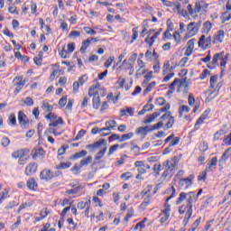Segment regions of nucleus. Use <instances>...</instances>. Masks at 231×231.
I'll use <instances>...</instances> for the list:
<instances>
[{
    "label": "nucleus",
    "instance_id": "obj_59",
    "mask_svg": "<svg viewBox=\"0 0 231 231\" xmlns=\"http://www.w3.org/2000/svg\"><path fill=\"white\" fill-rule=\"evenodd\" d=\"M23 104L28 106L29 107L33 106V99L30 97H26L25 100L23 101Z\"/></svg>",
    "mask_w": 231,
    "mask_h": 231
},
{
    "label": "nucleus",
    "instance_id": "obj_18",
    "mask_svg": "<svg viewBox=\"0 0 231 231\" xmlns=\"http://www.w3.org/2000/svg\"><path fill=\"white\" fill-rule=\"evenodd\" d=\"M139 69L136 70V75H145L147 70H145V63L142 60H137Z\"/></svg>",
    "mask_w": 231,
    "mask_h": 231
},
{
    "label": "nucleus",
    "instance_id": "obj_47",
    "mask_svg": "<svg viewBox=\"0 0 231 231\" xmlns=\"http://www.w3.org/2000/svg\"><path fill=\"white\" fill-rule=\"evenodd\" d=\"M150 127H151V131H156L158 129H162V127H163V122L160 121L159 123H157Z\"/></svg>",
    "mask_w": 231,
    "mask_h": 231
},
{
    "label": "nucleus",
    "instance_id": "obj_23",
    "mask_svg": "<svg viewBox=\"0 0 231 231\" xmlns=\"http://www.w3.org/2000/svg\"><path fill=\"white\" fill-rule=\"evenodd\" d=\"M154 109V105L152 104H147L143 106V108L139 111L138 115L142 116V115H145V113H147V111H152Z\"/></svg>",
    "mask_w": 231,
    "mask_h": 231
},
{
    "label": "nucleus",
    "instance_id": "obj_52",
    "mask_svg": "<svg viewBox=\"0 0 231 231\" xmlns=\"http://www.w3.org/2000/svg\"><path fill=\"white\" fill-rule=\"evenodd\" d=\"M114 60H115V57H113V56H110L108 59H107V60L105 62V68H110L111 67V64H113V62H114Z\"/></svg>",
    "mask_w": 231,
    "mask_h": 231
},
{
    "label": "nucleus",
    "instance_id": "obj_31",
    "mask_svg": "<svg viewBox=\"0 0 231 231\" xmlns=\"http://www.w3.org/2000/svg\"><path fill=\"white\" fill-rule=\"evenodd\" d=\"M152 196V194H149L146 198H144L143 201L141 204V208H145L146 207H149Z\"/></svg>",
    "mask_w": 231,
    "mask_h": 231
},
{
    "label": "nucleus",
    "instance_id": "obj_21",
    "mask_svg": "<svg viewBox=\"0 0 231 231\" xmlns=\"http://www.w3.org/2000/svg\"><path fill=\"white\" fill-rule=\"evenodd\" d=\"M27 151L26 150H18L15 151L12 153V158H19V160H21V158H24L25 154H26Z\"/></svg>",
    "mask_w": 231,
    "mask_h": 231
},
{
    "label": "nucleus",
    "instance_id": "obj_29",
    "mask_svg": "<svg viewBox=\"0 0 231 231\" xmlns=\"http://www.w3.org/2000/svg\"><path fill=\"white\" fill-rule=\"evenodd\" d=\"M210 86H209V91H214V88H216V84H217V76H212L210 78Z\"/></svg>",
    "mask_w": 231,
    "mask_h": 231
},
{
    "label": "nucleus",
    "instance_id": "obj_41",
    "mask_svg": "<svg viewBox=\"0 0 231 231\" xmlns=\"http://www.w3.org/2000/svg\"><path fill=\"white\" fill-rule=\"evenodd\" d=\"M8 122L9 124H11V125H17V119L15 118V114H10Z\"/></svg>",
    "mask_w": 231,
    "mask_h": 231
},
{
    "label": "nucleus",
    "instance_id": "obj_10",
    "mask_svg": "<svg viewBox=\"0 0 231 231\" xmlns=\"http://www.w3.org/2000/svg\"><path fill=\"white\" fill-rule=\"evenodd\" d=\"M37 171V163L31 162L25 168V174L27 176H32V174H35Z\"/></svg>",
    "mask_w": 231,
    "mask_h": 231
},
{
    "label": "nucleus",
    "instance_id": "obj_12",
    "mask_svg": "<svg viewBox=\"0 0 231 231\" xmlns=\"http://www.w3.org/2000/svg\"><path fill=\"white\" fill-rule=\"evenodd\" d=\"M194 42H196V39H191L187 42V49L185 51L186 57H190L192 55V51H194Z\"/></svg>",
    "mask_w": 231,
    "mask_h": 231
},
{
    "label": "nucleus",
    "instance_id": "obj_8",
    "mask_svg": "<svg viewBox=\"0 0 231 231\" xmlns=\"http://www.w3.org/2000/svg\"><path fill=\"white\" fill-rule=\"evenodd\" d=\"M149 133H152L149 125L138 127L135 131V134H140L141 136H147Z\"/></svg>",
    "mask_w": 231,
    "mask_h": 231
},
{
    "label": "nucleus",
    "instance_id": "obj_49",
    "mask_svg": "<svg viewBox=\"0 0 231 231\" xmlns=\"http://www.w3.org/2000/svg\"><path fill=\"white\" fill-rule=\"evenodd\" d=\"M154 86H156V81H152V83H150L144 89V93L147 94L151 92L152 90V88H154Z\"/></svg>",
    "mask_w": 231,
    "mask_h": 231
},
{
    "label": "nucleus",
    "instance_id": "obj_35",
    "mask_svg": "<svg viewBox=\"0 0 231 231\" xmlns=\"http://www.w3.org/2000/svg\"><path fill=\"white\" fill-rule=\"evenodd\" d=\"M93 107L94 109H99L100 108V97L98 96H93Z\"/></svg>",
    "mask_w": 231,
    "mask_h": 231
},
{
    "label": "nucleus",
    "instance_id": "obj_32",
    "mask_svg": "<svg viewBox=\"0 0 231 231\" xmlns=\"http://www.w3.org/2000/svg\"><path fill=\"white\" fill-rule=\"evenodd\" d=\"M88 154V152L86 150H83L79 152H76L72 155L71 160H78V158H84Z\"/></svg>",
    "mask_w": 231,
    "mask_h": 231
},
{
    "label": "nucleus",
    "instance_id": "obj_44",
    "mask_svg": "<svg viewBox=\"0 0 231 231\" xmlns=\"http://www.w3.org/2000/svg\"><path fill=\"white\" fill-rule=\"evenodd\" d=\"M71 162H61L56 166V169H69Z\"/></svg>",
    "mask_w": 231,
    "mask_h": 231
},
{
    "label": "nucleus",
    "instance_id": "obj_58",
    "mask_svg": "<svg viewBox=\"0 0 231 231\" xmlns=\"http://www.w3.org/2000/svg\"><path fill=\"white\" fill-rule=\"evenodd\" d=\"M84 31L88 35H95L97 33V32L93 30L91 27H84Z\"/></svg>",
    "mask_w": 231,
    "mask_h": 231
},
{
    "label": "nucleus",
    "instance_id": "obj_4",
    "mask_svg": "<svg viewBox=\"0 0 231 231\" xmlns=\"http://www.w3.org/2000/svg\"><path fill=\"white\" fill-rule=\"evenodd\" d=\"M107 95V92L106 91V88H102L100 83H96V85H93L88 89V97H106Z\"/></svg>",
    "mask_w": 231,
    "mask_h": 231
},
{
    "label": "nucleus",
    "instance_id": "obj_53",
    "mask_svg": "<svg viewBox=\"0 0 231 231\" xmlns=\"http://www.w3.org/2000/svg\"><path fill=\"white\" fill-rule=\"evenodd\" d=\"M188 104H189V106H193L194 104H196V99L194 98V96L192 94L189 95Z\"/></svg>",
    "mask_w": 231,
    "mask_h": 231
},
{
    "label": "nucleus",
    "instance_id": "obj_25",
    "mask_svg": "<svg viewBox=\"0 0 231 231\" xmlns=\"http://www.w3.org/2000/svg\"><path fill=\"white\" fill-rule=\"evenodd\" d=\"M45 152L42 148H39L37 150L32 151V158L35 160V158H39L41 156H44Z\"/></svg>",
    "mask_w": 231,
    "mask_h": 231
},
{
    "label": "nucleus",
    "instance_id": "obj_11",
    "mask_svg": "<svg viewBox=\"0 0 231 231\" xmlns=\"http://www.w3.org/2000/svg\"><path fill=\"white\" fill-rule=\"evenodd\" d=\"M107 143H106L104 144H101V147H98L97 149H100V151L96 154L95 156V160L98 161V160H102V158H104V154H106V152L107 151Z\"/></svg>",
    "mask_w": 231,
    "mask_h": 231
},
{
    "label": "nucleus",
    "instance_id": "obj_64",
    "mask_svg": "<svg viewBox=\"0 0 231 231\" xmlns=\"http://www.w3.org/2000/svg\"><path fill=\"white\" fill-rule=\"evenodd\" d=\"M172 77H174V72L169 73L167 76H165L162 79V82H169V80H171V79H172Z\"/></svg>",
    "mask_w": 231,
    "mask_h": 231
},
{
    "label": "nucleus",
    "instance_id": "obj_16",
    "mask_svg": "<svg viewBox=\"0 0 231 231\" xmlns=\"http://www.w3.org/2000/svg\"><path fill=\"white\" fill-rule=\"evenodd\" d=\"M53 172H51L50 170H43L40 173L41 180H45L46 181H48V180L53 179Z\"/></svg>",
    "mask_w": 231,
    "mask_h": 231
},
{
    "label": "nucleus",
    "instance_id": "obj_57",
    "mask_svg": "<svg viewBox=\"0 0 231 231\" xmlns=\"http://www.w3.org/2000/svg\"><path fill=\"white\" fill-rule=\"evenodd\" d=\"M160 171H162V164H160V163L154 164L153 172H155V174H157V176L160 174Z\"/></svg>",
    "mask_w": 231,
    "mask_h": 231
},
{
    "label": "nucleus",
    "instance_id": "obj_15",
    "mask_svg": "<svg viewBox=\"0 0 231 231\" xmlns=\"http://www.w3.org/2000/svg\"><path fill=\"white\" fill-rule=\"evenodd\" d=\"M187 31L189 35V37H193V35H196L198 33V28L196 27V22H191L187 26Z\"/></svg>",
    "mask_w": 231,
    "mask_h": 231
},
{
    "label": "nucleus",
    "instance_id": "obj_9",
    "mask_svg": "<svg viewBox=\"0 0 231 231\" xmlns=\"http://www.w3.org/2000/svg\"><path fill=\"white\" fill-rule=\"evenodd\" d=\"M18 122L21 127H27L28 125V117L23 113V111L18 112Z\"/></svg>",
    "mask_w": 231,
    "mask_h": 231
},
{
    "label": "nucleus",
    "instance_id": "obj_40",
    "mask_svg": "<svg viewBox=\"0 0 231 231\" xmlns=\"http://www.w3.org/2000/svg\"><path fill=\"white\" fill-rule=\"evenodd\" d=\"M99 134H101V136H107L108 134H111V129L107 127L101 128L99 130Z\"/></svg>",
    "mask_w": 231,
    "mask_h": 231
},
{
    "label": "nucleus",
    "instance_id": "obj_33",
    "mask_svg": "<svg viewBox=\"0 0 231 231\" xmlns=\"http://www.w3.org/2000/svg\"><path fill=\"white\" fill-rule=\"evenodd\" d=\"M59 124L60 125H62L64 124V121L62 120V117H59L55 121H51V123L49 124V127H57V125H59Z\"/></svg>",
    "mask_w": 231,
    "mask_h": 231
},
{
    "label": "nucleus",
    "instance_id": "obj_6",
    "mask_svg": "<svg viewBox=\"0 0 231 231\" xmlns=\"http://www.w3.org/2000/svg\"><path fill=\"white\" fill-rule=\"evenodd\" d=\"M161 120H168L165 125L167 129H171L172 125H174V117L171 116V112H166L163 116H162Z\"/></svg>",
    "mask_w": 231,
    "mask_h": 231
},
{
    "label": "nucleus",
    "instance_id": "obj_37",
    "mask_svg": "<svg viewBox=\"0 0 231 231\" xmlns=\"http://www.w3.org/2000/svg\"><path fill=\"white\" fill-rule=\"evenodd\" d=\"M133 136H134V133H133V132L125 134L121 136L119 142H125V140H131V138H133Z\"/></svg>",
    "mask_w": 231,
    "mask_h": 231
},
{
    "label": "nucleus",
    "instance_id": "obj_2",
    "mask_svg": "<svg viewBox=\"0 0 231 231\" xmlns=\"http://www.w3.org/2000/svg\"><path fill=\"white\" fill-rule=\"evenodd\" d=\"M169 192H171V195L170 197H168L166 199V203L164 204V207H165V209L162 210V214H163V217H161V223L163 224V223H167V219H169L170 217V212H171V205H169V203H167L170 199H172V198L174 196H176V189L174 188V186H172L171 188H170L169 189Z\"/></svg>",
    "mask_w": 231,
    "mask_h": 231
},
{
    "label": "nucleus",
    "instance_id": "obj_56",
    "mask_svg": "<svg viewBox=\"0 0 231 231\" xmlns=\"http://www.w3.org/2000/svg\"><path fill=\"white\" fill-rule=\"evenodd\" d=\"M118 147H120V144H118V143L112 145L109 148L108 156H111V154H113V152H115V151H116V149H118Z\"/></svg>",
    "mask_w": 231,
    "mask_h": 231
},
{
    "label": "nucleus",
    "instance_id": "obj_27",
    "mask_svg": "<svg viewBox=\"0 0 231 231\" xmlns=\"http://www.w3.org/2000/svg\"><path fill=\"white\" fill-rule=\"evenodd\" d=\"M212 30V23L208 21L204 23L203 27H202V33H208Z\"/></svg>",
    "mask_w": 231,
    "mask_h": 231
},
{
    "label": "nucleus",
    "instance_id": "obj_5",
    "mask_svg": "<svg viewBox=\"0 0 231 231\" xmlns=\"http://www.w3.org/2000/svg\"><path fill=\"white\" fill-rule=\"evenodd\" d=\"M199 48H210L212 44V37L208 36V38L205 35H202L199 40Z\"/></svg>",
    "mask_w": 231,
    "mask_h": 231
},
{
    "label": "nucleus",
    "instance_id": "obj_7",
    "mask_svg": "<svg viewBox=\"0 0 231 231\" xmlns=\"http://www.w3.org/2000/svg\"><path fill=\"white\" fill-rule=\"evenodd\" d=\"M160 115H161L160 112H154L152 115L146 116L143 119V124H152V122H154V120H156V118H158Z\"/></svg>",
    "mask_w": 231,
    "mask_h": 231
},
{
    "label": "nucleus",
    "instance_id": "obj_17",
    "mask_svg": "<svg viewBox=\"0 0 231 231\" xmlns=\"http://www.w3.org/2000/svg\"><path fill=\"white\" fill-rule=\"evenodd\" d=\"M186 201L188 203L187 207H190L192 208V203H194V201H197V198H196V193L194 192H189L186 194Z\"/></svg>",
    "mask_w": 231,
    "mask_h": 231
},
{
    "label": "nucleus",
    "instance_id": "obj_38",
    "mask_svg": "<svg viewBox=\"0 0 231 231\" xmlns=\"http://www.w3.org/2000/svg\"><path fill=\"white\" fill-rule=\"evenodd\" d=\"M93 162V157L88 156L87 158L80 161V167H84L86 165H89Z\"/></svg>",
    "mask_w": 231,
    "mask_h": 231
},
{
    "label": "nucleus",
    "instance_id": "obj_28",
    "mask_svg": "<svg viewBox=\"0 0 231 231\" xmlns=\"http://www.w3.org/2000/svg\"><path fill=\"white\" fill-rule=\"evenodd\" d=\"M42 109H43V111H46V113H51V111H53V106L48 104L46 101H43L42 105Z\"/></svg>",
    "mask_w": 231,
    "mask_h": 231
},
{
    "label": "nucleus",
    "instance_id": "obj_42",
    "mask_svg": "<svg viewBox=\"0 0 231 231\" xmlns=\"http://www.w3.org/2000/svg\"><path fill=\"white\" fill-rule=\"evenodd\" d=\"M133 216H134V209L129 208L127 210L126 217L124 218V221H125V223H127V221H129V219H131V217H133Z\"/></svg>",
    "mask_w": 231,
    "mask_h": 231
},
{
    "label": "nucleus",
    "instance_id": "obj_62",
    "mask_svg": "<svg viewBox=\"0 0 231 231\" xmlns=\"http://www.w3.org/2000/svg\"><path fill=\"white\" fill-rule=\"evenodd\" d=\"M156 106H164L165 105V98L159 97L155 101Z\"/></svg>",
    "mask_w": 231,
    "mask_h": 231
},
{
    "label": "nucleus",
    "instance_id": "obj_60",
    "mask_svg": "<svg viewBox=\"0 0 231 231\" xmlns=\"http://www.w3.org/2000/svg\"><path fill=\"white\" fill-rule=\"evenodd\" d=\"M2 145L3 147H8V145H10V139L8 137H3Z\"/></svg>",
    "mask_w": 231,
    "mask_h": 231
},
{
    "label": "nucleus",
    "instance_id": "obj_24",
    "mask_svg": "<svg viewBox=\"0 0 231 231\" xmlns=\"http://www.w3.org/2000/svg\"><path fill=\"white\" fill-rule=\"evenodd\" d=\"M190 217H192V208L188 207V210L186 211V215L183 220L184 225H188L189 224V219H190Z\"/></svg>",
    "mask_w": 231,
    "mask_h": 231
},
{
    "label": "nucleus",
    "instance_id": "obj_19",
    "mask_svg": "<svg viewBox=\"0 0 231 231\" xmlns=\"http://www.w3.org/2000/svg\"><path fill=\"white\" fill-rule=\"evenodd\" d=\"M208 115H210V109L206 110L200 117L197 120L195 126L201 125L205 120L208 117Z\"/></svg>",
    "mask_w": 231,
    "mask_h": 231
},
{
    "label": "nucleus",
    "instance_id": "obj_48",
    "mask_svg": "<svg viewBox=\"0 0 231 231\" xmlns=\"http://www.w3.org/2000/svg\"><path fill=\"white\" fill-rule=\"evenodd\" d=\"M136 39H138V27H134L133 29V36H132L131 44H133V42H134V41H136Z\"/></svg>",
    "mask_w": 231,
    "mask_h": 231
},
{
    "label": "nucleus",
    "instance_id": "obj_22",
    "mask_svg": "<svg viewBox=\"0 0 231 231\" xmlns=\"http://www.w3.org/2000/svg\"><path fill=\"white\" fill-rule=\"evenodd\" d=\"M185 185V189H189V187H190V185H192V180L186 178V179H182L179 181V186L180 187H183Z\"/></svg>",
    "mask_w": 231,
    "mask_h": 231
},
{
    "label": "nucleus",
    "instance_id": "obj_14",
    "mask_svg": "<svg viewBox=\"0 0 231 231\" xmlns=\"http://www.w3.org/2000/svg\"><path fill=\"white\" fill-rule=\"evenodd\" d=\"M225 40V31L219 30L217 32L213 37V42L217 43V42H223Z\"/></svg>",
    "mask_w": 231,
    "mask_h": 231
},
{
    "label": "nucleus",
    "instance_id": "obj_34",
    "mask_svg": "<svg viewBox=\"0 0 231 231\" xmlns=\"http://www.w3.org/2000/svg\"><path fill=\"white\" fill-rule=\"evenodd\" d=\"M27 187L30 190H35L37 189V182H35L34 179H31L27 181Z\"/></svg>",
    "mask_w": 231,
    "mask_h": 231
},
{
    "label": "nucleus",
    "instance_id": "obj_55",
    "mask_svg": "<svg viewBox=\"0 0 231 231\" xmlns=\"http://www.w3.org/2000/svg\"><path fill=\"white\" fill-rule=\"evenodd\" d=\"M46 120H51V122H53L55 120H57V116H55V114L53 113H49L46 116H45Z\"/></svg>",
    "mask_w": 231,
    "mask_h": 231
},
{
    "label": "nucleus",
    "instance_id": "obj_43",
    "mask_svg": "<svg viewBox=\"0 0 231 231\" xmlns=\"http://www.w3.org/2000/svg\"><path fill=\"white\" fill-rule=\"evenodd\" d=\"M106 128L108 129H115L116 127V120H109L106 122Z\"/></svg>",
    "mask_w": 231,
    "mask_h": 231
},
{
    "label": "nucleus",
    "instance_id": "obj_26",
    "mask_svg": "<svg viewBox=\"0 0 231 231\" xmlns=\"http://www.w3.org/2000/svg\"><path fill=\"white\" fill-rule=\"evenodd\" d=\"M216 165H217V157H213L207 166L208 171H214Z\"/></svg>",
    "mask_w": 231,
    "mask_h": 231
},
{
    "label": "nucleus",
    "instance_id": "obj_46",
    "mask_svg": "<svg viewBox=\"0 0 231 231\" xmlns=\"http://www.w3.org/2000/svg\"><path fill=\"white\" fill-rule=\"evenodd\" d=\"M220 60V68L221 69H225V67L226 66V62L228 60V54H226V57H222Z\"/></svg>",
    "mask_w": 231,
    "mask_h": 231
},
{
    "label": "nucleus",
    "instance_id": "obj_30",
    "mask_svg": "<svg viewBox=\"0 0 231 231\" xmlns=\"http://www.w3.org/2000/svg\"><path fill=\"white\" fill-rule=\"evenodd\" d=\"M91 44V40L87 39L86 41L82 42V46L80 48L81 53H86V50H88V47Z\"/></svg>",
    "mask_w": 231,
    "mask_h": 231
},
{
    "label": "nucleus",
    "instance_id": "obj_61",
    "mask_svg": "<svg viewBox=\"0 0 231 231\" xmlns=\"http://www.w3.org/2000/svg\"><path fill=\"white\" fill-rule=\"evenodd\" d=\"M86 133H87L86 130L81 129V130L78 133V134H77L75 140H80V139H82V137L84 136V134H86Z\"/></svg>",
    "mask_w": 231,
    "mask_h": 231
},
{
    "label": "nucleus",
    "instance_id": "obj_50",
    "mask_svg": "<svg viewBox=\"0 0 231 231\" xmlns=\"http://www.w3.org/2000/svg\"><path fill=\"white\" fill-rule=\"evenodd\" d=\"M68 104V97H63L59 100V106L60 107H64Z\"/></svg>",
    "mask_w": 231,
    "mask_h": 231
},
{
    "label": "nucleus",
    "instance_id": "obj_63",
    "mask_svg": "<svg viewBox=\"0 0 231 231\" xmlns=\"http://www.w3.org/2000/svg\"><path fill=\"white\" fill-rule=\"evenodd\" d=\"M230 18H231V14H230V13H228V12H225V13L222 14V20H223V21H230Z\"/></svg>",
    "mask_w": 231,
    "mask_h": 231
},
{
    "label": "nucleus",
    "instance_id": "obj_20",
    "mask_svg": "<svg viewBox=\"0 0 231 231\" xmlns=\"http://www.w3.org/2000/svg\"><path fill=\"white\" fill-rule=\"evenodd\" d=\"M104 143H106V140L99 139L98 141H97L96 143H94L92 144H88L86 146V149H98V147H102V145H104Z\"/></svg>",
    "mask_w": 231,
    "mask_h": 231
},
{
    "label": "nucleus",
    "instance_id": "obj_3",
    "mask_svg": "<svg viewBox=\"0 0 231 231\" xmlns=\"http://www.w3.org/2000/svg\"><path fill=\"white\" fill-rule=\"evenodd\" d=\"M178 157L174 156L171 160H167L163 162V166L166 167V171L162 173V178H167L171 172L176 171V166L179 163Z\"/></svg>",
    "mask_w": 231,
    "mask_h": 231
},
{
    "label": "nucleus",
    "instance_id": "obj_45",
    "mask_svg": "<svg viewBox=\"0 0 231 231\" xmlns=\"http://www.w3.org/2000/svg\"><path fill=\"white\" fill-rule=\"evenodd\" d=\"M54 134V136H60L61 133L60 132H57V130L53 129V128H50V129H47L45 131V134Z\"/></svg>",
    "mask_w": 231,
    "mask_h": 231
},
{
    "label": "nucleus",
    "instance_id": "obj_51",
    "mask_svg": "<svg viewBox=\"0 0 231 231\" xmlns=\"http://www.w3.org/2000/svg\"><path fill=\"white\" fill-rule=\"evenodd\" d=\"M178 143H180V137H173L169 145L170 147H174V145H178Z\"/></svg>",
    "mask_w": 231,
    "mask_h": 231
},
{
    "label": "nucleus",
    "instance_id": "obj_1",
    "mask_svg": "<svg viewBox=\"0 0 231 231\" xmlns=\"http://www.w3.org/2000/svg\"><path fill=\"white\" fill-rule=\"evenodd\" d=\"M168 86L170 88L167 92V95H172V93L176 91V88H174L175 86H179V88H184V89L187 91V89L190 86V79H189L188 78H183L181 79H175L173 82Z\"/></svg>",
    "mask_w": 231,
    "mask_h": 231
},
{
    "label": "nucleus",
    "instance_id": "obj_39",
    "mask_svg": "<svg viewBox=\"0 0 231 231\" xmlns=\"http://www.w3.org/2000/svg\"><path fill=\"white\" fill-rule=\"evenodd\" d=\"M185 199H187V193L180 192L179 199H177V205H181V203H183V201H185Z\"/></svg>",
    "mask_w": 231,
    "mask_h": 231
},
{
    "label": "nucleus",
    "instance_id": "obj_13",
    "mask_svg": "<svg viewBox=\"0 0 231 231\" xmlns=\"http://www.w3.org/2000/svg\"><path fill=\"white\" fill-rule=\"evenodd\" d=\"M230 156H231V148H228L225 151L222 157L218 161L219 166L223 167V165H225L226 160H228V158H230Z\"/></svg>",
    "mask_w": 231,
    "mask_h": 231
},
{
    "label": "nucleus",
    "instance_id": "obj_36",
    "mask_svg": "<svg viewBox=\"0 0 231 231\" xmlns=\"http://www.w3.org/2000/svg\"><path fill=\"white\" fill-rule=\"evenodd\" d=\"M225 57V52H220V53H217L214 55L213 57V60L212 63L213 64H217V60H221L222 58Z\"/></svg>",
    "mask_w": 231,
    "mask_h": 231
},
{
    "label": "nucleus",
    "instance_id": "obj_54",
    "mask_svg": "<svg viewBox=\"0 0 231 231\" xmlns=\"http://www.w3.org/2000/svg\"><path fill=\"white\" fill-rule=\"evenodd\" d=\"M69 38L77 39V37H80V32L79 31H71L69 34Z\"/></svg>",
    "mask_w": 231,
    "mask_h": 231
}]
</instances>
